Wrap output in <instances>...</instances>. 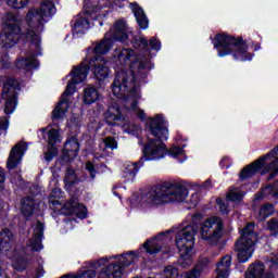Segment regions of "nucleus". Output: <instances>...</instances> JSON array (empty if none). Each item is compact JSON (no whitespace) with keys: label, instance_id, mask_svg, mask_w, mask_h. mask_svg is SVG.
<instances>
[{"label":"nucleus","instance_id":"nucleus-53","mask_svg":"<svg viewBox=\"0 0 278 278\" xmlns=\"http://www.w3.org/2000/svg\"><path fill=\"white\" fill-rule=\"evenodd\" d=\"M37 275H38V277H42V276L45 275V270L39 269V270L37 271Z\"/></svg>","mask_w":278,"mask_h":278},{"label":"nucleus","instance_id":"nucleus-12","mask_svg":"<svg viewBox=\"0 0 278 278\" xmlns=\"http://www.w3.org/2000/svg\"><path fill=\"white\" fill-rule=\"evenodd\" d=\"M129 29L127 28V24L125 20H119L115 22L113 28L105 34L104 39H102L99 43H97L93 48L94 53L98 55H105L108 51L112 49V45L114 40H118L119 42H125L129 37Z\"/></svg>","mask_w":278,"mask_h":278},{"label":"nucleus","instance_id":"nucleus-27","mask_svg":"<svg viewBox=\"0 0 278 278\" xmlns=\"http://www.w3.org/2000/svg\"><path fill=\"white\" fill-rule=\"evenodd\" d=\"M60 194H62L60 188H54L50 193L49 205L53 212H60V210L63 207L62 203H60V200H58L60 199Z\"/></svg>","mask_w":278,"mask_h":278},{"label":"nucleus","instance_id":"nucleus-36","mask_svg":"<svg viewBox=\"0 0 278 278\" xmlns=\"http://www.w3.org/2000/svg\"><path fill=\"white\" fill-rule=\"evenodd\" d=\"M58 142H60V132L58 131V129L52 128L48 132V143L50 144V147H53L58 144Z\"/></svg>","mask_w":278,"mask_h":278},{"label":"nucleus","instance_id":"nucleus-10","mask_svg":"<svg viewBox=\"0 0 278 278\" xmlns=\"http://www.w3.org/2000/svg\"><path fill=\"white\" fill-rule=\"evenodd\" d=\"M21 36H23L21 18L13 13H7L0 33V46L2 49H14L20 42Z\"/></svg>","mask_w":278,"mask_h":278},{"label":"nucleus","instance_id":"nucleus-15","mask_svg":"<svg viewBox=\"0 0 278 278\" xmlns=\"http://www.w3.org/2000/svg\"><path fill=\"white\" fill-rule=\"evenodd\" d=\"M266 267L264 266V263L256 262L248 268L245 273V278H275L273 273H277L278 270V261L274 262L271 261L270 264V270L271 273H265Z\"/></svg>","mask_w":278,"mask_h":278},{"label":"nucleus","instance_id":"nucleus-50","mask_svg":"<svg viewBox=\"0 0 278 278\" xmlns=\"http://www.w3.org/2000/svg\"><path fill=\"white\" fill-rule=\"evenodd\" d=\"M53 157H55V154L51 151H48L46 154H45V160L46 162H51V160H53Z\"/></svg>","mask_w":278,"mask_h":278},{"label":"nucleus","instance_id":"nucleus-24","mask_svg":"<svg viewBox=\"0 0 278 278\" xmlns=\"http://www.w3.org/2000/svg\"><path fill=\"white\" fill-rule=\"evenodd\" d=\"M90 27V22L86 17H76L73 21L74 34H86V30Z\"/></svg>","mask_w":278,"mask_h":278},{"label":"nucleus","instance_id":"nucleus-6","mask_svg":"<svg viewBox=\"0 0 278 278\" xmlns=\"http://www.w3.org/2000/svg\"><path fill=\"white\" fill-rule=\"evenodd\" d=\"M190 224L184 226L176 235V247L180 255L179 265L182 268H188L192 264V249H194V236L201 223V214L195 213L188 216Z\"/></svg>","mask_w":278,"mask_h":278},{"label":"nucleus","instance_id":"nucleus-21","mask_svg":"<svg viewBox=\"0 0 278 278\" xmlns=\"http://www.w3.org/2000/svg\"><path fill=\"white\" fill-rule=\"evenodd\" d=\"M130 9L135 15V18L141 29H147L149 27V18H147V14H144V10L138 5V3H130Z\"/></svg>","mask_w":278,"mask_h":278},{"label":"nucleus","instance_id":"nucleus-9","mask_svg":"<svg viewBox=\"0 0 278 278\" xmlns=\"http://www.w3.org/2000/svg\"><path fill=\"white\" fill-rule=\"evenodd\" d=\"M264 168V173H270L268 179H275L278 175V146L269 153L260 157L251 165L245 166L239 174L240 179H251L260 169Z\"/></svg>","mask_w":278,"mask_h":278},{"label":"nucleus","instance_id":"nucleus-44","mask_svg":"<svg viewBox=\"0 0 278 278\" xmlns=\"http://www.w3.org/2000/svg\"><path fill=\"white\" fill-rule=\"evenodd\" d=\"M86 169L90 174L91 179H94L97 177V170H94V165L92 162H87Z\"/></svg>","mask_w":278,"mask_h":278},{"label":"nucleus","instance_id":"nucleus-28","mask_svg":"<svg viewBox=\"0 0 278 278\" xmlns=\"http://www.w3.org/2000/svg\"><path fill=\"white\" fill-rule=\"evenodd\" d=\"M64 184L66 190H71L73 186L79 184V178H77V174H75L74 169L67 168L65 173Z\"/></svg>","mask_w":278,"mask_h":278},{"label":"nucleus","instance_id":"nucleus-57","mask_svg":"<svg viewBox=\"0 0 278 278\" xmlns=\"http://www.w3.org/2000/svg\"><path fill=\"white\" fill-rule=\"evenodd\" d=\"M1 271H2V269H1V265H0V275H1Z\"/></svg>","mask_w":278,"mask_h":278},{"label":"nucleus","instance_id":"nucleus-31","mask_svg":"<svg viewBox=\"0 0 278 278\" xmlns=\"http://www.w3.org/2000/svg\"><path fill=\"white\" fill-rule=\"evenodd\" d=\"M101 8H103L101 0H86L84 4V11L86 14H92V12L101 10Z\"/></svg>","mask_w":278,"mask_h":278},{"label":"nucleus","instance_id":"nucleus-43","mask_svg":"<svg viewBox=\"0 0 278 278\" xmlns=\"http://www.w3.org/2000/svg\"><path fill=\"white\" fill-rule=\"evenodd\" d=\"M267 229H269L271 233H278V219H270L267 223Z\"/></svg>","mask_w":278,"mask_h":278},{"label":"nucleus","instance_id":"nucleus-56","mask_svg":"<svg viewBox=\"0 0 278 278\" xmlns=\"http://www.w3.org/2000/svg\"><path fill=\"white\" fill-rule=\"evenodd\" d=\"M226 160H227V159H223L222 162H220V164H223Z\"/></svg>","mask_w":278,"mask_h":278},{"label":"nucleus","instance_id":"nucleus-3","mask_svg":"<svg viewBox=\"0 0 278 278\" xmlns=\"http://www.w3.org/2000/svg\"><path fill=\"white\" fill-rule=\"evenodd\" d=\"M149 127L150 134L154 139L148 140L143 149L144 157L148 160H162L166 153H169L172 157H177L178 162L184 164L187 160L184 149L172 147L169 150H166L164 140H168V122L164 119V116L159 114L155 117L150 118Z\"/></svg>","mask_w":278,"mask_h":278},{"label":"nucleus","instance_id":"nucleus-32","mask_svg":"<svg viewBox=\"0 0 278 278\" xmlns=\"http://www.w3.org/2000/svg\"><path fill=\"white\" fill-rule=\"evenodd\" d=\"M228 201L238 203L241 199H244V192L240 188L232 187L227 193Z\"/></svg>","mask_w":278,"mask_h":278},{"label":"nucleus","instance_id":"nucleus-17","mask_svg":"<svg viewBox=\"0 0 278 278\" xmlns=\"http://www.w3.org/2000/svg\"><path fill=\"white\" fill-rule=\"evenodd\" d=\"M45 231V225L42 223L37 222L33 231V238L28 242L25 253L29 255L27 251H42V236Z\"/></svg>","mask_w":278,"mask_h":278},{"label":"nucleus","instance_id":"nucleus-38","mask_svg":"<svg viewBox=\"0 0 278 278\" xmlns=\"http://www.w3.org/2000/svg\"><path fill=\"white\" fill-rule=\"evenodd\" d=\"M103 143L105 144L106 149H118V141H116V138L114 137H106L103 139Z\"/></svg>","mask_w":278,"mask_h":278},{"label":"nucleus","instance_id":"nucleus-42","mask_svg":"<svg viewBox=\"0 0 278 278\" xmlns=\"http://www.w3.org/2000/svg\"><path fill=\"white\" fill-rule=\"evenodd\" d=\"M216 203L217 205H219L220 214H223V216H227V214H229V205L227 204V202H223L220 198H217Z\"/></svg>","mask_w":278,"mask_h":278},{"label":"nucleus","instance_id":"nucleus-1","mask_svg":"<svg viewBox=\"0 0 278 278\" xmlns=\"http://www.w3.org/2000/svg\"><path fill=\"white\" fill-rule=\"evenodd\" d=\"M134 49L143 51V53L136 55L132 49H123L117 53V61L121 66H129L130 72L127 73L122 70L116 73L115 79L112 84V92L117 99H125V108L134 110L141 121H144L147 115L144 111L138 109V79H144L147 73L151 71V60L149 55V41L142 36H135L132 39Z\"/></svg>","mask_w":278,"mask_h":278},{"label":"nucleus","instance_id":"nucleus-30","mask_svg":"<svg viewBox=\"0 0 278 278\" xmlns=\"http://www.w3.org/2000/svg\"><path fill=\"white\" fill-rule=\"evenodd\" d=\"M273 214H275V206L270 203H266L261 206L257 218L258 220H266V218H268V216H273Z\"/></svg>","mask_w":278,"mask_h":278},{"label":"nucleus","instance_id":"nucleus-29","mask_svg":"<svg viewBox=\"0 0 278 278\" xmlns=\"http://www.w3.org/2000/svg\"><path fill=\"white\" fill-rule=\"evenodd\" d=\"M22 214L26 218H28V216H31V214H34V199L24 198L22 200Z\"/></svg>","mask_w":278,"mask_h":278},{"label":"nucleus","instance_id":"nucleus-49","mask_svg":"<svg viewBox=\"0 0 278 278\" xmlns=\"http://www.w3.org/2000/svg\"><path fill=\"white\" fill-rule=\"evenodd\" d=\"M2 66L8 68L10 66V56L8 54H3L1 58Z\"/></svg>","mask_w":278,"mask_h":278},{"label":"nucleus","instance_id":"nucleus-37","mask_svg":"<svg viewBox=\"0 0 278 278\" xmlns=\"http://www.w3.org/2000/svg\"><path fill=\"white\" fill-rule=\"evenodd\" d=\"M121 121H123L121 115H116L110 111L106 113L105 122L108 125H119Z\"/></svg>","mask_w":278,"mask_h":278},{"label":"nucleus","instance_id":"nucleus-45","mask_svg":"<svg viewBox=\"0 0 278 278\" xmlns=\"http://www.w3.org/2000/svg\"><path fill=\"white\" fill-rule=\"evenodd\" d=\"M8 127H10V122L8 117L0 118V131H8Z\"/></svg>","mask_w":278,"mask_h":278},{"label":"nucleus","instance_id":"nucleus-54","mask_svg":"<svg viewBox=\"0 0 278 278\" xmlns=\"http://www.w3.org/2000/svg\"><path fill=\"white\" fill-rule=\"evenodd\" d=\"M13 267L15 268V270H23V267L20 265H13Z\"/></svg>","mask_w":278,"mask_h":278},{"label":"nucleus","instance_id":"nucleus-33","mask_svg":"<svg viewBox=\"0 0 278 278\" xmlns=\"http://www.w3.org/2000/svg\"><path fill=\"white\" fill-rule=\"evenodd\" d=\"M140 167H138V163H127L124 168V175L125 177H130L134 179Z\"/></svg>","mask_w":278,"mask_h":278},{"label":"nucleus","instance_id":"nucleus-8","mask_svg":"<svg viewBox=\"0 0 278 278\" xmlns=\"http://www.w3.org/2000/svg\"><path fill=\"white\" fill-rule=\"evenodd\" d=\"M215 40V49H217L219 58L233 55L236 60H240L241 62L251 60V54L247 51V43L242 39L219 34L216 35Z\"/></svg>","mask_w":278,"mask_h":278},{"label":"nucleus","instance_id":"nucleus-26","mask_svg":"<svg viewBox=\"0 0 278 278\" xmlns=\"http://www.w3.org/2000/svg\"><path fill=\"white\" fill-rule=\"evenodd\" d=\"M12 248V231L3 229L0 232V251H10Z\"/></svg>","mask_w":278,"mask_h":278},{"label":"nucleus","instance_id":"nucleus-35","mask_svg":"<svg viewBox=\"0 0 278 278\" xmlns=\"http://www.w3.org/2000/svg\"><path fill=\"white\" fill-rule=\"evenodd\" d=\"M262 194L263 197H273L274 199H278V182L263 188Z\"/></svg>","mask_w":278,"mask_h":278},{"label":"nucleus","instance_id":"nucleus-18","mask_svg":"<svg viewBox=\"0 0 278 278\" xmlns=\"http://www.w3.org/2000/svg\"><path fill=\"white\" fill-rule=\"evenodd\" d=\"M165 242L166 233H161L151 240H147L143 244V249H146L147 253H150V255H154L155 253H160V251H162Z\"/></svg>","mask_w":278,"mask_h":278},{"label":"nucleus","instance_id":"nucleus-23","mask_svg":"<svg viewBox=\"0 0 278 278\" xmlns=\"http://www.w3.org/2000/svg\"><path fill=\"white\" fill-rule=\"evenodd\" d=\"M210 268V258L204 257L200 260L194 269L185 273V278H199L201 273H205Z\"/></svg>","mask_w":278,"mask_h":278},{"label":"nucleus","instance_id":"nucleus-13","mask_svg":"<svg viewBox=\"0 0 278 278\" xmlns=\"http://www.w3.org/2000/svg\"><path fill=\"white\" fill-rule=\"evenodd\" d=\"M223 219L219 217L207 218L200 228L202 240H206L208 244H216L223 238Z\"/></svg>","mask_w":278,"mask_h":278},{"label":"nucleus","instance_id":"nucleus-34","mask_svg":"<svg viewBox=\"0 0 278 278\" xmlns=\"http://www.w3.org/2000/svg\"><path fill=\"white\" fill-rule=\"evenodd\" d=\"M7 4L13 10H24L29 5V0H7Z\"/></svg>","mask_w":278,"mask_h":278},{"label":"nucleus","instance_id":"nucleus-41","mask_svg":"<svg viewBox=\"0 0 278 278\" xmlns=\"http://www.w3.org/2000/svg\"><path fill=\"white\" fill-rule=\"evenodd\" d=\"M164 275L167 278H177L179 277V269L174 266H167L164 270Z\"/></svg>","mask_w":278,"mask_h":278},{"label":"nucleus","instance_id":"nucleus-20","mask_svg":"<svg viewBox=\"0 0 278 278\" xmlns=\"http://www.w3.org/2000/svg\"><path fill=\"white\" fill-rule=\"evenodd\" d=\"M231 269V255L227 254L216 265V278H228Z\"/></svg>","mask_w":278,"mask_h":278},{"label":"nucleus","instance_id":"nucleus-11","mask_svg":"<svg viewBox=\"0 0 278 278\" xmlns=\"http://www.w3.org/2000/svg\"><path fill=\"white\" fill-rule=\"evenodd\" d=\"M256 242L257 233H255V224L249 223L241 230V237L236 242L237 257L241 264L253 257Z\"/></svg>","mask_w":278,"mask_h":278},{"label":"nucleus","instance_id":"nucleus-14","mask_svg":"<svg viewBox=\"0 0 278 278\" xmlns=\"http://www.w3.org/2000/svg\"><path fill=\"white\" fill-rule=\"evenodd\" d=\"M0 81L4 83L2 88V99L5 101L4 113L13 114L16 110V90H21V85L13 78L1 77Z\"/></svg>","mask_w":278,"mask_h":278},{"label":"nucleus","instance_id":"nucleus-40","mask_svg":"<svg viewBox=\"0 0 278 278\" xmlns=\"http://www.w3.org/2000/svg\"><path fill=\"white\" fill-rule=\"evenodd\" d=\"M140 129V126L137 124H134L131 122H127L123 125V130L126 134H135V131H138Z\"/></svg>","mask_w":278,"mask_h":278},{"label":"nucleus","instance_id":"nucleus-51","mask_svg":"<svg viewBox=\"0 0 278 278\" xmlns=\"http://www.w3.org/2000/svg\"><path fill=\"white\" fill-rule=\"evenodd\" d=\"M198 201H199V194H198V193H193V194L191 195V203H192L193 205H197Z\"/></svg>","mask_w":278,"mask_h":278},{"label":"nucleus","instance_id":"nucleus-16","mask_svg":"<svg viewBox=\"0 0 278 278\" xmlns=\"http://www.w3.org/2000/svg\"><path fill=\"white\" fill-rule=\"evenodd\" d=\"M25 151H27V143L25 142H18L12 148L7 162L9 170L16 168L21 164Z\"/></svg>","mask_w":278,"mask_h":278},{"label":"nucleus","instance_id":"nucleus-19","mask_svg":"<svg viewBox=\"0 0 278 278\" xmlns=\"http://www.w3.org/2000/svg\"><path fill=\"white\" fill-rule=\"evenodd\" d=\"M79 153V141L77 138L72 137L66 140L64 144V160L66 162H71V160L75 159V156Z\"/></svg>","mask_w":278,"mask_h":278},{"label":"nucleus","instance_id":"nucleus-55","mask_svg":"<svg viewBox=\"0 0 278 278\" xmlns=\"http://www.w3.org/2000/svg\"><path fill=\"white\" fill-rule=\"evenodd\" d=\"M61 278H74V277H73V275H65V276H63Z\"/></svg>","mask_w":278,"mask_h":278},{"label":"nucleus","instance_id":"nucleus-4","mask_svg":"<svg viewBox=\"0 0 278 278\" xmlns=\"http://www.w3.org/2000/svg\"><path fill=\"white\" fill-rule=\"evenodd\" d=\"M26 23L30 29L26 30L25 38L29 42L28 50L17 60L16 67L21 71H34L38 68L39 63L36 58L42 55L40 48V31L45 30L47 20L42 18V14L38 9H31L26 15Z\"/></svg>","mask_w":278,"mask_h":278},{"label":"nucleus","instance_id":"nucleus-25","mask_svg":"<svg viewBox=\"0 0 278 278\" xmlns=\"http://www.w3.org/2000/svg\"><path fill=\"white\" fill-rule=\"evenodd\" d=\"M84 103L86 105H92V103L99 101V91L94 87H87L84 90Z\"/></svg>","mask_w":278,"mask_h":278},{"label":"nucleus","instance_id":"nucleus-52","mask_svg":"<svg viewBox=\"0 0 278 278\" xmlns=\"http://www.w3.org/2000/svg\"><path fill=\"white\" fill-rule=\"evenodd\" d=\"M202 187H204L206 190H210V188H212V180H206L203 182Z\"/></svg>","mask_w":278,"mask_h":278},{"label":"nucleus","instance_id":"nucleus-5","mask_svg":"<svg viewBox=\"0 0 278 278\" xmlns=\"http://www.w3.org/2000/svg\"><path fill=\"white\" fill-rule=\"evenodd\" d=\"M188 199V188L181 184L163 182L153 186L144 195L141 197V207H157L164 203L176 201L181 203Z\"/></svg>","mask_w":278,"mask_h":278},{"label":"nucleus","instance_id":"nucleus-47","mask_svg":"<svg viewBox=\"0 0 278 278\" xmlns=\"http://www.w3.org/2000/svg\"><path fill=\"white\" fill-rule=\"evenodd\" d=\"M5 190V173L0 167V192H3Z\"/></svg>","mask_w":278,"mask_h":278},{"label":"nucleus","instance_id":"nucleus-39","mask_svg":"<svg viewBox=\"0 0 278 278\" xmlns=\"http://www.w3.org/2000/svg\"><path fill=\"white\" fill-rule=\"evenodd\" d=\"M74 278H94L97 277V271L96 270H84V271H78L76 275H72Z\"/></svg>","mask_w":278,"mask_h":278},{"label":"nucleus","instance_id":"nucleus-46","mask_svg":"<svg viewBox=\"0 0 278 278\" xmlns=\"http://www.w3.org/2000/svg\"><path fill=\"white\" fill-rule=\"evenodd\" d=\"M78 210L80 211L76 213L77 218H86V216H88L86 206L78 204Z\"/></svg>","mask_w":278,"mask_h":278},{"label":"nucleus","instance_id":"nucleus-7","mask_svg":"<svg viewBox=\"0 0 278 278\" xmlns=\"http://www.w3.org/2000/svg\"><path fill=\"white\" fill-rule=\"evenodd\" d=\"M110 260H115V262L110 265L103 267L98 275V278H121L123 277V273H125V268L129 266L132 262L138 260V254L136 252L130 251L126 254H122L119 256H111V257H102L98 261H94L91 266L93 268H99V266H103Z\"/></svg>","mask_w":278,"mask_h":278},{"label":"nucleus","instance_id":"nucleus-48","mask_svg":"<svg viewBox=\"0 0 278 278\" xmlns=\"http://www.w3.org/2000/svg\"><path fill=\"white\" fill-rule=\"evenodd\" d=\"M150 47L151 49H154V51H160V47H161L160 41L156 40L155 37H152L150 39Z\"/></svg>","mask_w":278,"mask_h":278},{"label":"nucleus","instance_id":"nucleus-2","mask_svg":"<svg viewBox=\"0 0 278 278\" xmlns=\"http://www.w3.org/2000/svg\"><path fill=\"white\" fill-rule=\"evenodd\" d=\"M90 68H93V75L98 81H105V79L110 77V68L108 67V62L103 56H94L93 59H90L89 65L86 61H83L80 65L74 66L72 79L67 84L66 89L61 97V101L52 112L54 118H64V115L71 105V96L75 93V86L86 81L88 73H90Z\"/></svg>","mask_w":278,"mask_h":278},{"label":"nucleus","instance_id":"nucleus-22","mask_svg":"<svg viewBox=\"0 0 278 278\" xmlns=\"http://www.w3.org/2000/svg\"><path fill=\"white\" fill-rule=\"evenodd\" d=\"M37 10L41 14L42 20L49 23L50 18L55 14V4L51 0H43Z\"/></svg>","mask_w":278,"mask_h":278}]
</instances>
